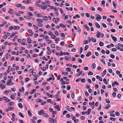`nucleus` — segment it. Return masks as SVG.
I'll return each mask as SVG.
<instances>
[{
    "mask_svg": "<svg viewBox=\"0 0 123 123\" xmlns=\"http://www.w3.org/2000/svg\"><path fill=\"white\" fill-rule=\"evenodd\" d=\"M49 121L50 123H51L52 122L54 123H56L57 122L56 120L55 119H53L51 118H50L49 119Z\"/></svg>",
    "mask_w": 123,
    "mask_h": 123,
    "instance_id": "nucleus-1",
    "label": "nucleus"
},
{
    "mask_svg": "<svg viewBox=\"0 0 123 123\" xmlns=\"http://www.w3.org/2000/svg\"><path fill=\"white\" fill-rule=\"evenodd\" d=\"M96 15L98 16H97L96 17V20L98 21H100L99 19H102V17L100 15L98 14H97Z\"/></svg>",
    "mask_w": 123,
    "mask_h": 123,
    "instance_id": "nucleus-2",
    "label": "nucleus"
},
{
    "mask_svg": "<svg viewBox=\"0 0 123 123\" xmlns=\"http://www.w3.org/2000/svg\"><path fill=\"white\" fill-rule=\"evenodd\" d=\"M49 37L47 35H46L45 36V38L46 41H50V42H49L48 43V44H49V43H52V41H51V40H49L47 39L48 38H49Z\"/></svg>",
    "mask_w": 123,
    "mask_h": 123,
    "instance_id": "nucleus-3",
    "label": "nucleus"
},
{
    "mask_svg": "<svg viewBox=\"0 0 123 123\" xmlns=\"http://www.w3.org/2000/svg\"><path fill=\"white\" fill-rule=\"evenodd\" d=\"M91 109L89 108L87 111L85 112L86 114H87V115H89L91 113Z\"/></svg>",
    "mask_w": 123,
    "mask_h": 123,
    "instance_id": "nucleus-4",
    "label": "nucleus"
},
{
    "mask_svg": "<svg viewBox=\"0 0 123 123\" xmlns=\"http://www.w3.org/2000/svg\"><path fill=\"white\" fill-rule=\"evenodd\" d=\"M38 114L40 115L41 114H43L44 113V111L43 110H41L40 111H38Z\"/></svg>",
    "mask_w": 123,
    "mask_h": 123,
    "instance_id": "nucleus-5",
    "label": "nucleus"
},
{
    "mask_svg": "<svg viewBox=\"0 0 123 123\" xmlns=\"http://www.w3.org/2000/svg\"><path fill=\"white\" fill-rule=\"evenodd\" d=\"M36 21L39 23H42L43 22V19H42L40 18H38L36 19Z\"/></svg>",
    "mask_w": 123,
    "mask_h": 123,
    "instance_id": "nucleus-6",
    "label": "nucleus"
},
{
    "mask_svg": "<svg viewBox=\"0 0 123 123\" xmlns=\"http://www.w3.org/2000/svg\"><path fill=\"white\" fill-rule=\"evenodd\" d=\"M27 43L29 44L31 43V38L30 37H28L27 38Z\"/></svg>",
    "mask_w": 123,
    "mask_h": 123,
    "instance_id": "nucleus-7",
    "label": "nucleus"
},
{
    "mask_svg": "<svg viewBox=\"0 0 123 123\" xmlns=\"http://www.w3.org/2000/svg\"><path fill=\"white\" fill-rule=\"evenodd\" d=\"M55 108L57 109V111H59L60 110V105H56L55 107Z\"/></svg>",
    "mask_w": 123,
    "mask_h": 123,
    "instance_id": "nucleus-8",
    "label": "nucleus"
},
{
    "mask_svg": "<svg viewBox=\"0 0 123 123\" xmlns=\"http://www.w3.org/2000/svg\"><path fill=\"white\" fill-rule=\"evenodd\" d=\"M95 25L97 28H100V26L97 22L95 23Z\"/></svg>",
    "mask_w": 123,
    "mask_h": 123,
    "instance_id": "nucleus-9",
    "label": "nucleus"
},
{
    "mask_svg": "<svg viewBox=\"0 0 123 123\" xmlns=\"http://www.w3.org/2000/svg\"><path fill=\"white\" fill-rule=\"evenodd\" d=\"M92 54V52L90 51L88 52L87 54L86 55V57H88L90 55Z\"/></svg>",
    "mask_w": 123,
    "mask_h": 123,
    "instance_id": "nucleus-10",
    "label": "nucleus"
},
{
    "mask_svg": "<svg viewBox=\"0 0 123 123\" xmlns=\"http://www.w3.org/2000/svg\"><path fill=\"white\" fill-rule=\"evenodd\" d=\"M8 104V105L10 106H11V105H14V103L12 101H11Z\"/></svg>",
    "mask_w": 123,
    "mask_h": 123,
    "instance_id": "nucleus-11",
    "label": "nucleus"
},
{
    "mask_svg": "<svg viewBox=\"0 0 123 123\" xmlns=\"http://www.w3.org/2000/svg\"><path fill=\"white\" fill-rule=\"evenodd\" d=\"M100 33L99 31H97V37L98 38H99L100 37Z\"/></svg>",
    "mask_w": 123,
    "mask_h": 123,
    "instance_id": "nucleus-12",
    "label": "nucleus"
},
{
    "mask_svg": "<svg viewBox=\"0 0 123 123\" xmlns=\"http://www.w3.org/2000/svg\"><path fill=\"white\" fill-rule=\"evenodd\" d=\"M47 5H46L44 6H43V7H42L41 9L43 10H45L47 8Z\"/></svg>",
    "mask_w": 123,
    "mask_h": 123,
    "instance_id": "nucleus-13",
    "label": "nucleus"
},
{
    "mask_svg": "<svg viewBox=\"0 0 123 123\" xmlns=\"http://www.w3.org/2000/svg\"><path fill=\"white\" fill-rule=\"evenodd\" d=\"M91 41L93 42V43L96 42V40L95 38H93V37H92L91 38Z\"/></svg>",
    "mask_w": 123,
    "mask_h": 123,
    "instance_id": "nucleus-14",
    "label": "nucleus"
},
{
    "mask_svg": "<svg viewBox=\"0 0 123 123\" xmlns=\"http://www.w3.org/2000/svg\"><path fill=\"white\" fill-rule=\"evenodd\" d=\"M27 112L29 116L30 117H31L32 116V114L30 110H28L27 111Z\"/></svg>",
    "mask_w": 123,
    "mask_h": 123,
    "instance_id": "nucleus-15",
    "label": "nucleus"
},
{
    "mask_svg": "<svg viewBox=\"0 0 123 123\" xmlns=\"http://www.w3.org/2000/svg\"><path fill=\"white\" fill-rule=\"evenodd\" d=\"M106 73V69H105L103 72L102 73V76L103 77L105 75Z\"/></svg>",
    "mask_w": 123,
    "mask_h": 123,
    "instance_id": "nucleus-16",
    "label": "nucleus"
},
{
    "mask_svg": "<svg viewBox=\"0 0 123 123\" xmlns=\"http://www.w3.org/2000/svg\"><path fill=\"white\" fill-rule=\"evenodd\" d=\"M18 105L19 107L20 108H23V106L21 103H19L18 104Z\"/></svg>",
    "mask_w": 123,
    "mask_h": 123,
    "instance_id": "nucleus-17",
    "label": "nucleus"
},
{
    "mask_svg": "<svg viewBox=\"0 0 123 123\" xmlns=\"http://www.w3.org/2000/svg\"><path fill=\"white\" fill-rule=\"evenodd\" d=\"M36 90V89H33L32 91L30 92V94H32L34 93L35 92Z\"/></svg>",
    "mask_w": 123,
    "mask_h": 123,
    "instance_id": "nucleus-18",
    "label": "nucleus"
},
{
    "mask_svg": "<svg viewBox=\"0 0 123 123\" xmlns=\"http://www.w3.org/2000/svg\"><path fill=\"white\" fill-rule=\"evenodd\" d=\"M19 27L17 26H14V29L15 30L16 29L18 30L19 29Z\"/></svg>",
    "mask_w": 123,
    "mask_h": 123,
    "instance_id": "nucleus-19",
    "label": "nucleus"
},
{
    "mask_svg": "<svg viewBox=\"0 0 123 123\" xmlns=\"http://www.w3.org/2000/svg\"><path fill=\"white\" fill-rule=\"evenodd\" d=\"M89 45H86L85 46L84 48V50L86 51V50L89 48Z\"/></svg>",
    "mask_w": 123,
    "mask_h": 123,
    "instance_id": "nucleus-20",
    "label": "nucleus"
},
{
    "mask_svg": "<svg viewBox=\"0 0 123 123\" xmlns=\"http://www.w3.org/2000/svg\"><path fill=\"white\" fill-rule=\"evenodd\" d=\"M66 8L67 10H70L71 11L73 10V9L71 7H70V8L66 7Z\"/></svg>",
    "mask_w": 123,
    "mask_h": 123,
    "instance_id": "nucleus-21",
    "label": "nucleus"
},
{
    "mask_svg": "<svg viewBox=\"0 0 123 123\" xmlns=\"http://www.w3.org/2000/svg\"><path fill=\"white\" fill-rule=\"evenodd\" d=\"M0 86L1 89H3L5 88V86L3 84H0Z\"/></svg>",
    "mask_w": 123,
    "mask_h": 123,
    "instance_id": "nucleus-22",
    "label": "nucleus"
},
{
    "mask_svg": "<svg viewBox=\"0 0 123 123\" xmlns=\"http://www.w3.org/2000/svg\"><path fill=\"white\" fill-rule=\"evenodd\" d=\"M18 115L20 117H22L24 118V117L23 115L22 114V113H21V112L19 113Z\"/></svg>",
    "mask_w": 123,
    "mask_h": 123,
    "instance_id": "nucleus-23",
    "label": "nucleus"
},
{
    "mask_svg": "<svg viewBox=\"0 0 123 123\" xmlns=\"http://www.w3.org/2000/svg\"><path fill=\"white\" fill-rule=\"evenodd\" d=\"M97 9L100 12H101L103 10L100 7H98Z\"/></svg>",
    "mask_w": 123,
    "mask_h": 123,
    "instance_id": "nucleus-24",
    "label": "nucleus"
},
{
    "mask_svg": "<svg viewBox=\"0 0 123 123\" xmlns=\"http://www.w3.org/2000/svg\"><path fill=\"white\" fill-rule=\"evenodd\" d=\"M103 82L106 84H107L108 83V82L106 80V79L104 78L103 80Z\"/></svg>",
    "mask_w": 123,
    "mask_h": 123,
    "instance_id": "nucleus-25",
    "label": "nucleus"
},
{
    "mask_svg": "<svg viewBox=\"0 0 123 123\" xmlns=\"http://www.w3.org/2000/svg\"><path fill=\"white\" fill-rule=\"evenodd\" d=\"M112 39L115 42H116L117 41V39L115 37H112Z\"/></svg>",
    "mask_w": 123,
    "mask_h": 123,
    "instance_id": "nucleus-26",
    "label": "nucleus"
},
{
    "mask_svg": "<svg viewBox=\"0 0 123 123\" xmlns=\"http://www.w3.org/2000/svg\"><path fill=\"white\" fill-rule=\"evenodd\" d=\"M88 75H92L93 74V73L92 72L90 71L88 73Z\"/></svg>",
    "mask_w": 123,
    "mask_h": 123,
    "instance_id": "nucleus-27",
    "label": "nucleus"
},
{
    "mask_svg": "<svg viewBox=\"0 0 123 123\" xmlns=\"http://www.w3.org/2000/svg\"><path fill=\"white\" fill-rule=\"evenodd\" d=\"M62 74L63 75H67L68 74V72H66L65 73V72H63Z\"/></svg>",
    "mask_w": 123,
    "mask_h": 123,
    "instance_id": "nucleus-28",
    "label": "nucleus"
},
{
    "mask_svg": "<svg viewBox=\"0 0 123 123\" xmlns=\"http://www.w3.org/2000/svg\"><path fill=\"white\" fill-rule=\"evenodd\" d=\"M83 71H81L79 73L77 74H76V76H78L80 75H81Z\"/></svg>",
    "mask_w": 123,
    "mask_h": 123,
    "instance_id": "nucleus-29",
    "label": "nucleus"
},
{
    "mask_svg": "<svg viewBox=\"0 0 123 123\" xmlns=\"http://www.w3.org/2000/svg\"><path fill=\"white\" fill-rule=\"evenodd\" d=\"M27 14H28L30 15L31 16H33V15L32 13L31 12H27Z\"/></svg>",
    "mask_w": 123,
    "mask_h": 123,
    "instance_id": "nucleus-30",
    "label": "nucleus"
},
{
    "mask_svg": "<svg viewBox=\"0 0 123 123\" xmlns=\"http://www.w3.org/2000/svg\"><path fill=\"white\" fill-rule=\"evenodd\" d=\"M31 1L30 0H26V1L25 4H27L31 3Z\"/></svg>",
    "mask_w": 123,
    "mask_h": 123,
    "instance_id": "nucleus-31",
    "label": "nucleus"
},
{
    "mask_svg": "<svg viewBox=\"0 0 123 123\" xmlns=\"http://www.w3.org/2000/svg\"><path fill=\"white\" fill-rule=\"evenodd\" d=\"M66 70L67 71H70L71 70V69L70 68H66Z\"/></svg>",
    "mask_w": 123,
    "mask_h": 123,
    "instance_id": "nucleus-32",
    "label": "nucleus"
},
{
    "mask_svg": "<svg viewBox=\"0 0 123 123\" xmlns=\"http://www.w3.org/2000/svg\"><path fill=\"white\" fill-rule=\"evenodd\" d=\"M96 67V64L94 63H93L92 64V68L93 69H94Z\"/></svg>",
    "mask_w": 123,
    "mask_h": 123,
    "instance_id": "nucleus-33",
    "label": "nucleus"
},
{
    "mask_svg": "<svg viewBox=\"0 0 123 123\" xmlns=\"http://www.w3.org/2000/svg\"><path fill=\"white\" fill-rule=\"evenodd\" d=\"M60 26L61 27H63V28H65L66 27V26L63 25V24H60Z\"/></svg>",
    "mask_w": 123,
    "mask_h": 123,
    "instance_id": "nucleus-34",
    "label": "nucleus"
},
{
    "mask_svg": "<svg viewBox=\"0 0 123 123\" xmlns=\"http://www.w3.org/2000/svg\"><path fill=\"white\" fill-rule=\"evenodd\" d=\"M110 119L112 121H115L116 119L115 118L111 117L110 118Z\"/></svg>",
    "mask_w": 123,
    "mask_h": 123,
    "instance_id": "nucleus-35",
    "label": "nucleus"
},
{
    "mask_svg": "<svg viewBox=\"0 0 123 123\" xmlns=\"http://www.w3.org/2000/svg\"><path fill=\"white\" fill-rule=\"evenodd\" d=\"M99 45L101 46H102L104 45V43H103L101 41L99 42Z\"/></svg>",
    "mask_w": 123,
    "mask_h": 123,
    "instance_id": "nucleus-36",
    "label": "nucleus"
},
{
    "mask_svg": "<svg viewBox=\"0 0 123 123\" xmlns=\"http://www.w3.org/2000/svg\"><path fill=\"white\" fill-rule=\"evenodd\" d=\"M33 27H34V28L35 30L37 29L38 28L37 26H36V25H33Z\"/></svg>",
    "mask_w": 123,
    "mask_h": 123,
    "instance_id": "nucleus-37",
    "label": "nucleus"
},
{
    "mask_svg": "<svg viewBox=\"0 0 123 123\" xmlns=\"http://www.w3.org/2000/svg\"><path fill=\"white\" fill-rule=\"evenodd\" d=\"M15 33L13 32V33L10 36V38H11L12 37H13L15 36Z\"/></svg>",
    "mask_w": 123,
    "mask_h": 123,
    "instance_id": "nucleus-38",
    "label": "nucleus"
},
{
    "mask_svg": "<svg viewBox=\"0 0 123 123\" xmlns=\"http://www.w3.org/2000/svg\"><path fill=\"white\" fill-rule=\"evenodd\" d=\"M43 18H44V20L45 21L47 20H48V17L47 16H44L43 17Z\"/></svg>",
    "mask_w": 123,
    "mask_h": 123,
    "instance_id": "nucleus-39",
    "label": "nucleus"
},
{
    "mask_svg": "<svg viewBox=\"0 0 123 123\" xmlns=\"http://www.w3.org/2000/svg\"><path fill=\"white\" fill-rule=\"evenodd\" d=\"M90 9L92 11H94L95 10V9L94 7L91 6L90 7Z\"/></svg>",
    "mask_w": 123,
    "mask_h": 123,
    "instance_id": "nucleus-40",
    "label": "nucleus"
},
{
    "mask_svg": "<svg viewBox=\"0 0 123 123\" xmlns=\"http://www.w3.org/2000/svg\"><path fill=\"white\" fill-rule=\"evenodd\" d=\"M106 102L108 103H110V101L108 99H106L105 100Z\"/></svg>",
    "mask_w": 123,
    "mask_h": 123,
    "instance_id": "nucleus-41",
    "label": "nucleus"
},
{
    "mask_svg": "<svg viewBox=\"0 0 123 123\" xmlns=\"http://www.w3.org/2000/svg\"><path fill=\"white\" fill-rule=\"evenodd\" d=\"M85 28H86V30L88 31H89L90 30L89 29L88 27L87 26V25H85Z\"/></svg>",
    "mask_w": 123,
    "mask_h": 123,
    "instance_id": "nucleus-42",
    "label": "nucleus"
},
{
    "mask_svg": "<svg viewBox=\"0 0 123 123\" xmlns=\"http://www.w3.org/2000/svg\"><path fill=\"white\" fill-rule=\"evenodd\" d=\"M112 3H113V6H114V7L115 8H116V6L115 4V2H114V1H113Z\"/></svg>",
    "mask_w": 123,
    "mask_h": 123,
    "instance_id": "nucleus-43",
    "label": "nucleus"
},
{
    "mask_svg": "<svg viewBox=\"0 0 123 123\" xmlns=\"http://www.w3.org/2000/svg\"><path fill=\"white\" fill-rule=\"evenodd\" d=\"M37 16L38 17H42V15L40 13H37Z\"/></svg>",
    "mask_w": 123,
    "mask_h": 123,
    "instance_id": "nucleus-44",
    "label": "nucleus"
},
{
    "mask_svg": "<svg viewBox=\"0 0 123 123\" xmlns=\"http://www.w3.org/2000/svg\"><path fill=\"white\" fill-rule=\"evenodd\" d=\"M79 120L78 119H76L74 120V121L75 123H77L79 122Z\"/></svg>",
    "mask_w": 123,
    "mask_h": 123,
    "instance_id": "nucleus-45",
    "label": "nucleus"
},
{
    "mask_svg": "<svg viewBox=\"0 0 123 123\" xmlns=\"http://www.w3.org/2000/svg\"><path fill=\"white\" fill-rule=\"evenodd\" d=\"M38 95H39V93H36L34 95V97L36 98L37 97Z\"/></svg>",
    "mask_w": 123,
    "mask_h": 123,
    "instance_id": "nucleus-46",
    "label": "nucleus"
},
{
    "mask_svg": "<svg viewBox=\"0 0 123 123\" xmlns=\"http://www.w3.org/2000/svg\"><path fill=\"white\" fill-rule=\"evenodd\" d=\"M110 104H108L107 105V106L105 108V109H107L109 108L110 107Z\"/></svg>",
    "mask_w": 123,
    "mask_h": 123,
    "instance_id": "nucleus-47",
    "label": "nucleus"
},
{
    "mask_svg": "<svg viewBox=\"0 0 123 123\" xmlns=\"http://www.w3.org/2000/svg\"><path fill=\"white\" fill-rule=\"evenodd\" d=\"M110 57L111 58L113 59L114 58L115 56L114 55L112 54L110 55Z\"/></svg>",
    "mask_w": 123,
    "mask_h": 123,
    "instance_id": "nucleus-48",
    "label": "nucleus"
},
{
    "mask_svg": "<svg viewBox=\"0 0 123 123\" xmlns=\"http://www.w3.org/2000/svg\"><path fill=\"white\" fill-rule=\"evenodd\" d=\"M116 115L117 116H119L120 115V113L118 112L117 111L115 112Z\"/></svg>",
    "mask_w": 123,
    "mask_h": 123,
    "instance_id": "nucleus-49",
    "label": "nucleus"
},
{
    "mask_svg": "<svg viewBox=\"0 0 123 123\" xmlns=\"http://www.w3.org/2000/svg\"><path fill=\"white\" fill-rule=\"evenodd\" d=\"M85 95L86 96L88 97L89 96V93L85 91Z\"/></svg>",
    "mask_w": 123,
    "mask_h": 123,
    "instance_id": "nucleus-50",
    "label": "nucleus"
},
{
    "mask_svg": "<svg viewBox=\"0 0 123 123\" xmlns=\"http://www.w3.org/2000/svg\"><path fill=\"white\" fill-rule=\"evenodd\" d=\"M86 15L88 18H89L90 17V14L88 13H86Z\"/></svg>",
    "mask_w": 123,
    "mask_h": 123,
    "instance_id": "nucleus-51",
    "label": "nucleus"
},
{
    "mask_svg": "<svg viewBox=\"0 0 123 123\" xmlns=\"http://www.w3.org/2000/svg\"><path fill=\"white\" fill-rule=\"evenodd\" d=\"M71 87L69 85H68L67 87V89L68 90H69L70 89Z\"/></svg>",
    "mask_w": 123,
    "mask_h": 123,
    "instance_id": "nucleus-52",
    "label": "nucleus"
},
{
    "mask_svg": "<svg viewBox=\"0 0 123 123\" xmlns=\"http://www.w3.org/2000/svg\"><path fill=\"white\" fill-rule=\"evenodd\" d=\"M71 97H72V98L73 99L74 98V94L73 92H72V93Z\"/></svg>",
    "mask_w": 123,
    "mask_h": 123,
    "instance_id": "nucleus-53",
    "label": "nucleus"
},
{
    "mask_svg": "<svg viewBox=\"0 0 123 123\" xmlns=\"http://www.w3.org/2000/svg\"><path fill=\"white\" fill-rule=\"evenodd\" d=\"M30 80V79L29 78H26L25 79V81L27 82H28V81H29V80Z\"/></svg>",
    "mask_w": 123,
    "mask_h": 123,
    "instance_id": "nucleus-54",
    "label": "nucleus"
},
{
    "mask_svg": "<svg viewBox=\"0 0 123 123\" xmlns=\"http://www.w3.org/2000/svg\"><path fill=\"white\" fill-rule=\"evenodd\" d=\"M81 81L82 82L84 83L85 82L86 80L85 79L83 78L81 80Z\"/></svg>",
    "mask_w": 123,
    "mask_h": 123,
    "instance_id": "nucleus-55",
    "label": "nucleus"
},
{
    "mask_svg": "<svg viewBox=\"0 0 123 123\" xmlns=\"http://www.w3.org/2000/svg\"><path fill=\"white\" fill-rule=\"evenodd\" d=\"M63 79L65 80H66V81H68L69 80V79L66 77H63Z\"/></svg>",
    "mask_w": 123,
    "mask_h": 123,
    "instance_id": "nucleus-56",
    "label": "nucleus"
},
{
    "mask_svg": "<svg viewBox=\"0 0 123 123\" xmlns=\"http://www.w3.org/2000/svg\"><path fill=\"white\" fill-rule=\"evenodd\" d=\"M56 37V36H55V35H54L53 34L52 36L51 37L52 39H55V37Z\"/></svg>",
    "mask_w": 123,
    "mask_h": 123,
    "instance_id": "nucleus-57",
    "label": "nucleus"
},
{
    "mask_svg": "<svg viewBox=\"0 0 123 123\" xmlns=\"http://www.w3.org/2000/svg\"><path fill=\"white\" fill-rule=\"evenodd\" d=\"M37 75H35L34 76L35 78L33 79V80L34 81L36 80L37 79Z\"/></svg>",
    "mask_w": 123,
    "mask_h": 123,
    "instance_id": "nucleus-58",
    "label": "nucleus"
},
{
    "mask_svg": "<svg viewBox=\"0 0 123 123\" xmlns=\"http://www.w3.org/2000/svg\"><path fill=\"white\" fill-rule=\"evenodd\" d=\"M102 26L104 28H106L107 26L104 23H102Z\"/></svg>",
    "mask_w": 123,
    "mask_h": 123,
    "instance_id": "nucleus-59",
    "label": "nucleus"
},
{
    "mask_svg": "<svg viewBox=\"0 0 123 123\" xmlns=\"http://www.w3.org/2000/svg\"><path fill=\"white\" fill-rule=\"evenodd\" d=\"M60 44L61 45L63 46L64 45V43L63 41H62L60 43Z\"/></svg>",
    "mask_w": 123,
    "mask_h": 123,
    "instance_id": "nucleus-60",
    "label": "nucleus"
},
{
    "mask_svg": "<svg viewBox=\"0 0 123 123\" xmlns=\"http://www.w3.org/2000/svg\"><path fill=\"white\" fill-rule=\"evenodd\" d=\"M16 6L17 7H20L21 6V4H17L16 5Z\"/></svg>",
    "mask_w": 123,
    "mask_h": 123,
    "instance_id": "nucleus-61",
    "label": "nucleus"
},
{
    "mask_svg": "<svg viewBox=\"0 0 123 123\" xmlns=\"http://www.w3.org/2000/svg\"><path fill=\"white\" fill-rule=\"evenodd\" d=\"M101 62L103 63L104 65L105 64V60L104 59H102L101 60Z\"/></svg>",
    "mask_w": 123,
    "mask_h": 123,
    "instance_id": "nucleus-62",
    "label": "nucleus"
},
{
    "mask_svg": "<svg viewBox=\"0 0 123 123\" xmlns=\"http://www.w3.org/2000/svg\"><path fill=\"white\" fill-rule=\"evenodd\" d=\"M10 98L12 99H14V96L12 94L11 95Z\"/></svg>",
    "mask_w": 123,
    "mask_h": 123,
    "instance_id": "nucleus-63",
    "label": "nucleus"
},
{
    "mask_svg": "<svg viewBox=\"0 0 123 123\" xmlns=\"http://www.w3.org/2000/svg\"><path fill=\"white\" fill-rule=\"evenodd\" d=\"M60 35L61 36L63 37H64L65 36V34L63 33H61Z\"/></svg>",
    "mask_w": 123,
    "mask_h": 123,
    "instance_id": "nucleus-64",
    "label": "nucleus"
}]
</instances>
